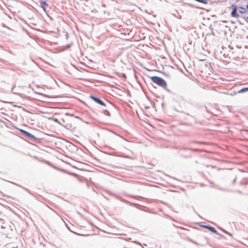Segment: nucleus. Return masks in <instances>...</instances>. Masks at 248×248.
<instances>
[{"label": "nucleus", "mask_w": 248, "mask_h": 248, "mask_svg": "<svg viewBox=\"0 0 248 248\" xmlns=\"http://www.w3.org/2000/svg\"><path fill=\"white\" fill-rule=\"evenodd\" d=\"M21 131L22 133H23L25 135L27 136V137H30L31 136V134L30 133L24 131L23 130H21Z\"/></svg>", "instance_id": "nucleus-7"}, {"label": "nucleus", "mask_w": 248, "mask_h": 248, "mask_svg": "<svg viewBox=\"0 0 248 248\" xmlns=\"http://www.w3.org/2000/svg\"><path fill=\"white\" fill-rule=\"evenodd\" d=\"M70 47V45H68L66 46V49H68Z\"/></svg>", "instance_id": "nucleus-13"}, {"label": "nucleus", "mask_w": 248, "mask_h": 248, "mask_svg": "<svg viewBox=\"0 0 248 248\" xmlns=\"http://www.w3.org/2000/svg\"><path fill=\"white\" fill-rule=\"evenodd\" d=\"M238 11L241 14H245L247 12V9L243 7H239Z\"/></svg>", "instance_id": "nucleus-6"}, {"label": "nucleus", "mask_w": 248, "mask_h": 248, "mask_svg": "<svg viewBox=\"0 0 248 248\" xmlns=\"http://www.w3.org/2000/svg\"><path fill=\"white\" fill-rule=\"evenodd\" d=\"M248 91V88H243V89H241L240 91H239V92L241 93V92H244Z\"/></svg>", "instance_id": "nucleus-9"}, {"label": "nucleus", "mask_w": 248, "mask_h": 248, "mask_svg": "<svg viewBox=\"0 0 248 248\" xmlns=\"http://www.w3.org/2000/svg\"><path fill=\"white\" fill-rule=\"evenodd\" d=\"M244 18H245V20H246L247 22H248V16H247L246 17H245Z\"/></svg>", "instance_id": "nucleus-11"}, {"label": "nucleus", "mask_w": 248, "mask_h": 248, "mask_svg": "<svg viewBox=\"0 0 248 248\" xmlns=\"http://www.w3.org/2000/svg\"><path fill=\"white\" fill-rule=\"evenodd\" d=\"M227 1V0H216L214 1V2L215 3H222L223 2H226Z\"/></svg>", "instance_id": "nucleus-8"}, {"label": "nucleus", "mask_w": 248, "mask_h": 248, "mask_svg": "<svg viewBox=\"0 0 248 248\" xmlns=\"http://www.w3.org/2000/svg\"><path fill=\"white\" fill-rule=\"evenodd\" d=\"M246 7H247V12H248V2L247 3V5H246Z\"/></svg>", "instance_id": "nucleus-12"}, {"label": "nucleus", "mask_w": 248, "mask_h": 248, "mask_svg": "<svg viewBox=\"0 0 248 248\" xmlns=\"http://www.w3.org/2000/svg\"><path fill=\"white\" fill-rule=\"evenodd\" d=\"M91 98H92L93 100H94L96 103H98L99 104L102 105V106H105V104L102 102L100 99L99 98H97L91 95L90 96Z\"/></svg>", "instance_id": "nucleus-4"}, {"label": "nucleus", "mask_w": 248, "mask_h": 248, "mask_svg": "<svg viewBox=\"0 0 248 248\" xmlns=\"http://www.w3.org/2000/svg\"><path fill=\"white\" fill-rule=\"evenodd\" d=\"M202 227H204V228H206L207 229H208L209 231H211L212 232H213L214 233H217V231L215 229V228H214L213 227L209 226H206V225H204Z\"/></svg>", "instance_id": "nucleus-5"}, {"label": "nucleus", "mask_w": 248, "mask_h": 248, "mask_svg": "<svg viewBox=\"0 0 248 248\" xmlns=\"http://www.w3.org/2000/svg\"><path fill=\"white\" fill-rule=\"evenodd\" d=\"M47 1V0H39L40 6L45 12H46V7L48 6Z\"/></svg>", "instance_id": "nucleus-3"}, {"label": "nucleus", "mask_w": 248, "mask_h": 248, "mask_svg": "<svg viewBox=\"0 0 248 248\" xmlns=\"http://www.w3.org/2000/svg\"><path fill=\"white\" fill-rule=\"evenodd\" d=\"M151 79L153 82L157 84L160 86L162 87H166L167 86V83L166 81L161 78L154 76L152 77Z\"/></svg>", "instance_id": "nucleus-1"}, {"label": "nucleus", "mask_w": 248, "mask_h": 248, "mask_svg": "<svg viewBox=\"0 0 248 248\" xmlns=\"http://www.w3.org/2000/svg\"><path fill=\"white\" fill-rule=\"evenodd\" d=\"M231 7L232 8V11L231 13V16L233 17H238L239 16L237 13V6L233 4Z\"/></svg>", "instance_id": "nucleus-2"}, {"label": "nucleus", "mask_w": 248, "mask_h": 248, "mask_svg": "<svg viewBox=\"0 0 248 248\" xmlns=\"http://www.w3.org/2000/svg\"><path fill=\"white\" fill-rule=\"evenodd\" d=\"M68 34L67 32L66 33V34H65V38L66 39H68Z\"/></svg>", "instance_id": "nucleus-10"}]
</instances>
